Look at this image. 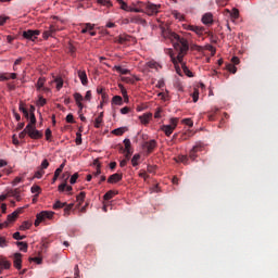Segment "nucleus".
I'll return each instance as SVG.
<instances>
[{
	"instance_id": "37",
	"label": "nucleus",
	"mask_w": 278,
	"mask_h": 278,
	"mask_svg": "<svg viewBox=\"0 0 278 278\" xmlns=\"http://www.w3.org/2000/svg\"><path fill=\"white\" fill-rule=\"evenodd\" d=\"M190 138H192V132H184L181 136H180V140L184 142L186 140H190Z\"/></svg>"
},
{
	"instance_id": "20",
	"label": "nucleus",
	"mask_w": 278,
	"mask_h": 278,
	"mask_svg": "<svg viewBox=\"0 0 278 278\" xmlns=\"http://www.w3.org/2000/svg\"><path fill=\"white\" fill-rule=\"evenodd\" d=\"M10 266H12L10 261H0V275L3 273V270L10 269Z\"/></svg>"
},
{
	"instance_id": "4",
	"label": "nucleus",
	"mask_w": 278,
	"mask_h": 278,
	"mask_svg": "<svg viewBox=\"0 0 278 278\" xmlns=\"http://www.w3.org/2000/svg\"><path fill=\"white\" fill-rule=\"evenodd\" d=\"M141 8H146L144 13L148 14V16H155V14L160 13V8H162V5L154 4L151 2H146V4H142Z\"/></svg>"
},
{
	"instance_id": "31",
	"label": "nucleus",
	"mask_w": 278,
	"mask_h": 278,
	"mask_svg": "<svg viewBox=\"0 0 278 278\" xmlns=\"http://www.w3.org/2000/svg\"><path fill=\"white\" fill-rule=\"evenodd\" d=\"M118 88L125 99V101H129V96H127V89H125V86H123L122 84L118 85Z\"/></svg>"
},
{
	"instance_id": "12",
	"label": "nucleus",
	"mask_w": 278,
	"mask_h": 278,
	"mask_svg": "<svg viewBox=\"0 0 278 278\" xmlns=\"http://www.w3.org/2000/svg\"><path fill=\"white\" fill-rule=\"evenodd\" d=\"M53 34H55V26L51 25L48 30L43 31V40H49V38H53Z\"/></svg>"
},
{
	"instance_id": "29",
	"label": "nucleus",
	"mask_w": 278,
	"mask_h": 278,
	"mask_svg": "<svg viewBox=\"0 0 278 278\" xmlns=\"http://www.w3.org/2000/svg\"><path fill=\"white\" fill-rule=\"evenodd\" d=\"M52 207L53 210H62V207H66V202H61L58 200Z\"/></svg>"
},
{
	"instance_id": "43",
	"label": "nucleus",
	"mask_w": 278,
	"mask_h": 278,
	"mask_svg": "<svg viewBox=\"0 0 278 278\" xmlns=\"http://www.w3.org/2000/svg\"><path fill=\"white\" fill-rule=\"evenodd\" d=\"M42 175H45V169H39L35 173V179H42Z\"/></svg>"
},
{
	"instance_id": "13",
	"label": "nucleus",
	"mask_w": 278,
	"mask_h": 278,
	"mask_svg": "<svg viewBox=\"0 0 278 278\" xmlns=\"http://www.w3.org/2000/svg\"><path fill=\"white\" fill-rule=\"evenodd\" d=\"M23 212V208H20L17 211H14L12 214H9L7 217V223H14V220H16V218H18V214H21Z\"/></svg>"
},
{
	"instance_id": "33",
	"label": "nucleus",
	"mask_w": 278,
	"mask_h": 278,
	"mask_svg": "<svg viewBox=\"0 0 278 278\" xmlns=\"http://www.w3.org/2000/svg\"><path fill=\"white\" fill-rule=\"evenodd\" d=\"M118 1L122 10H124L125 12H131L132 9L129 5H127L125 1L123 0H118Z\"/></svg>"
},
{
	"instance_id": "22",
	"label": "nucleus",
	"mask_w": 278,
	"mask_h": 278,
	"mask_svg": "<svg viewBox=\"0 0 278 278\" xmlns=\"http://www.w3.org/2000/svg\"><path fill=\"white\" fill-rule=\"evenodd\" d=\"M114 71H116V73H119L121 75H129V70L121 66V65H115L114 66Z\"/></svg>"
},
{
	"instance_id": "14",
	"label": "nucleus",
	"mask_w": 278,
	"mask_h": 278,
	"mask_svg": "<svg viewBox=\"0 0 278 278\" xmlns=\"http://www.w3.org/2000/svg\"><path fill=\"white\" fill-rule=\"evenodd\" d=\"M152 117V113H144L143 115L139 116V121L142 125H149V121H151Z\"/></svg>"
},
{
	"instance_id": "64",
	"label": "nucleus",
	"mask_w": 278,
	"mask_h": 278,
	"mask_svg": "<svg viewBox=\"0 0 278 278\" xmlns=\"http://www.w3.org/2000/svg\"><path fill=\"white\" fill-rule=\"evenodd\" d=\"M30 262H36V264H42V258H40V257H33V258H30Z\"/></svg>"
},
{
	"instance_id": "19",
	"label": "nucleus",
	"mask_w": 278,
	"mask_h": 278,
	"mask_svg": "<svg viewBox=\"0 0 278 278\" xmlns=\"http://www.w3.org/2000/svg\"><path fill=\"white\" fill-rule=\"evenodd\" d=\"M144 147L148 150V153H152L153 149L157 147V142L155 140H150L146 142Z\"/></svg>"
},
{
	"instance_id": "18",
	"label": "nucleus",
	"mask_w": 278,
	"mask_h": 278,
	"mask_svg": "<svg viewBox=\"0 0 278 278\" xmlns=\"http://www.w3.org/2000/svg\"><path fill=\"white\" fill-rule=\"evenodd\" d=\"M45 81H47V79H45L43 77H40L37 81V90H43L45 92H49V88H45Z\"/></svg>"
},
{
	"instance_id": "63",
	"label": "nucleus",
	"mask_w": 278,
	"mask_h": 278,
	"mask_svg": "<svg viewBox=\"0 0 278 278\" xmlns=\"http://www.w3.org/2000/svg\"><path fill=\"white\" fill-rule=\"evenodd\" d=\"M8 16H0V26L5 25V21H8Z\"/></svg>"
},
{
	"instance_id": "27",
	"label": "nucleus",
	"mask_w": 278,
	"mask_h": 278,
	"mask_svg": "<svg viewBox=\"0 0 278 278\" xmlns=\"http://www.w3.org/2000/svg\"><path fill=\"white\" fill-rule=\"evenodd\" d=\"M16 245L20 247V251L27 253V249H28L27 242L17 241Z\"/></svg>"
},
{
	"instance_id": "26",
	"label": "nucleus",
	"mask_w": 278,
	"mask_h": 278,
	"mask_svg": "<svg viewBox=\"0 0 278 278\" xmlns=\"http://www.w3.org/2000/svg\"><path fill=\"white\" fill-rule=\"evenodd\" d=\"M125 131H127V127H119L116 128L112 131V134H114V136H123V134H125Z\"/></svg>"
},
{
	"instance_id": "10",
	"label": "nucleus",
	"mask_w": 278,
	"mask_h": 278,
	"mask_svg": "<svg viewBox=\"0 0 278 278\" xmlns=\"http://www.w3.org/2000/svg\"><path fill=\"white\" fill-rule=\"evenodd\" d=\"M131 40V36L127 34H122L114 38V42H117V45H125V42H129Z\"/></svg>"
},
{
	"instance_id": "36",
	"label": "nucleus",
	"mask_w": 278,
	"mask_h": 278,
	"mask_svg": "<svg viewBox=\"0 0 278 278\" xmlns=\"http://www.w3.org/2000/svg\"><path fill=\"white\" fill-rule=\"evenodd\" d=\"M100 5H104V8H112V1L110 0H98Z\"/></svg>"
},
{
	"instance_id": "15",
	"label": "nucleus",
	"mask_w": 278,
	"mask_h": 278,
	"mask_svg": "<svg viewBox=\"0 0 278 278\" xmlns=\"http://www.w3.org/2000/svg\"><path fill=\"white\" fill-rule=\"evenodd\" d=\"M202 23L204 25H212V23H214V17L212 15V13H206L202 16Z\"/></svg>"
},
{
	"instance_id": "45",
	"label": "nucleus",
	"mask_w": 278,
	"mask_h": 278,
	"mask_svg": "<svg viewBox=\"0 0 278 278\" xmlns=\"http://www.w3.org/2000/svg\"><path fill=\"white\" fill-rule=\"evenodd\" d=\"M14 240H25L26 236H21V232H14L13 233Z\"/></svg>"
},
{
	"instance_id": "56",
	"label": "nucleus",
	"mask_w": 278,
	"mask_h": 278,
	"mask_svg": "<svg viewBox=\"0 0 278 278\" xmlns=\"http://www.w3.org/2000/svg\"><path fill=\"white\" fill-rule=\"evenodd\" d=\"M63 216H64L65 218H68V216H71V208H67V206H64Z\"/></svg>"
},
{
	"instance_id": "42",
	"label": "nucleus",
	"mask_w": 278,
	"mask_h": 278,
	"mask_svg": "<svg viewBox=\"0 0 278 278\" xmlns=\"http://www.w3.org/2000/svg\"><path fill=\"white\" fill-rule=\"evenodd\" d=\"M124 147H125V151L131 150V140L124 139Z\"/></svg>"
},
{
	"instance_id": "5",
	"label": "nucleus",
	"mask_w": 278,
	"mask_h": 278,
	"mask_svg": "<svg viewBox=\"0 0 278 278\" xmlns=\"http://www.w3.org/2000/svg\"><path fill=\"white\" fill-rule=\"evenodd\" d=\"M204 147L205 146L203 143L197 142L195 146H193V148L189 151V157L192 160V162H194L199 157L197 153H201Z\"/></svg>"
},
{
	"instance_id": "11",
	"label": "nucleus",
	"mask_w": 278,
	"mask_h": 278,
	"mask_svg": "<svg viewBox=\"0 0 278 278\" xmlns=\"http://www.w3.org/2000/svg\"><path fill=\"white\" fill-rule=\"evenodd\" d=\"M123 180V174L115 173L108 178V184H118Z\"/></svg>"
},
{
	"instance_id": "40",
	"label": "nucleus",
	"mask_w": 278,
	"mask_h": 278,
	"mask_svg": "<svg viewBox=\"0 0 278 278\" xmlns=\"http://www.w3.org/2000/svg\"><path fill=\"white\" fill-rule=\"evenodd\" d=\"M74 99L76 101V103H81V101H84V96H81V93L76 92L74 93Z\"/></svg>"
},
{
	"instance_id": "3",
	"label": "nucleus",
	"mask_w": 278,
	"mask_h": 278,
	"mask_svg": "<svg viewBox=\"0 0 278 278\" xmlns=\"http://www.w3.org/2000/svg\"><path fill=\"white\" fill-rule=\"evenodd\" d=\"M55 216V212L42 211L36 215L35 227H38L40 223H45L46 219L51 220Z\"/></svg>"
},
{
	"instance_id": "34",
	"label": "nucleus",
	"mask_w": 278,
	"mask_h": 278,
	"mask_svg": "<svg viewBox=\"0 0 278 278\" xmlns=\"http://www.w3.org/2000/svg\"><path fill=\"white\" fill-rule=\"evenodd\" d=\"M29 118V123L26 125V127H36V123H37V121H36V114H31L30 115V117H28Z\"/></svg>"
},
{
	"instance_id": "39",
	"label": "nucleus",
	"mask_w": 278,
	"mask_h": 278,
	"mask_svg": "<svg viewBox=\"0 0 278 278\" xmlns=\"http://www.w3.org/2000/svg\"><path fill=\"white\" fill-rule=\"evenodd\" d=\"M140 161V154H135L131 159L132 166H138V162Z\"/></svg>"
},
{
	"instance_id": "7",
	"label": "nucleus",
	"mask_w": 278,
	"mask_h": 278,
	"mask_svg": "<svg viewBox=\"0 0 278 278\" xmlns=\"http://www.w3.org/2000/svg\"><path fill=\"white\" fill-rule=\"evenodd\" d=\"M28 136L31 140H40L42 138V131L36 129V126H27Z\"/></svg>"
},
{
	"instance_id": "30",
	"label": "nucleus",
	"mask_w": 278,
	"mask_h": 278,
	"mask_svg": "<svg viewBox=\"0 0 278 278\" xmlns=\"http://www.w3.org/2000/svg\"><path fill=\"white\" fill-rule=\"evenodd\" d=\"M21 194V189H11L8 191V197H13L14 199Z\"/></svg>"
},
{
	"instance_id": "38",
	"label": "nucleus",
	"mask_w": 278,
	"mask_h": 278,
	"mask_svg": "<svg viewBox=\"0 0 278 278\" xmlns=\"http://www.w3.org/2000/svg\"><path fill=\"white\" fill-rule=\"evenodd\" d=\"M227 71H229V73H232L233 75H236V73H238V67H236V65H233V64H228Z\"/></svg>"
},
{
	"instance_id": "58",
	"label": "nucleus",
	"mask_w": 278,
	"mask_h": 278,
	"mask_svg": "<svg viewBox=\"0 0 278 278\" xmlns=\"http://www.w3.org/2000/svg\"><path fill=\"white\" fill-rule=\"evenodd\" d=\"M66 123H75V117L73 116V114H68L66 116Z\"/></svg>"
},
{
	"instance_id": "54",
	"label": "nucleus",
	"mask_w": 278,
	"mask_h": 278,
	"mask_svg": "<svg viewBox=\"0 0 278 278\" xmlns=\"http://www.w3.org/2000/svg\"><path fill=\"white\" fill-rule=\"evenodd\" d=\"M75 142H76L77 146L81 144V132L76 134Z\"/></svg>"
},
{
	"instance_id": "16",
	"label": "nucleus",
	"mask_w": 278,
	"mask_h": 278,
	"mask_svg": "<svg viewBox=\"0 0 278 278\" xmlns=\"http://www.w3.org/2000/svg\"><path fill=\"white\" fill-rule=\"evenodd\" d=\"M142 5H147V2H138L137 7L131 8L130 11L136 13H144L146 7H142Z\"/></svg>"
},
{
	"instance_id": "53",
	"label": "nucleus",
	"mask_w": 278,
	"mask_h": 278,
	"mask_svg": "<svg viewBox=\"0 0 278 278\" xmlns=\"http://www.w3.org/2000/svg\"><path fill=\"white\" fill-rule=\"evenodd\" d=\"M10 80V75L9 74H1L0 75V81H8Z\"/></svg>"
},
{
	"instance_id": "55",
	"label": "nucleus",
	"mask_w": 278,
	"mask_h": 278,
	"mask_svg": "<svg viewBox=\"0 0 278 278\" xmlns=\"http://www.w3.org/2000/svg\"><path fill=\"white\" fill-rule=\"evenodd\" d=\"M30 190H31L33 194L39 193L40 192V186L35 185V186L31 187Z\"/></svg>"
},
{
	"instance_id": "57",
	"label": "nucleus",
	"mask_w": 278,
	"mask_h": 278,
	"mask_svg": "<svg viewBox=\"0 0 278 278\" xmlns=\"http://www.w3.org/2000/svg\"><path fill=\"white\" fill-rule=\"evenodd\" d=\"M74 275H75L74 278H79V265H75V267H74Z\"/></svg>"
},
{
	"instance_id": "41",
	"label": "nucleus",
	"mask_w": 278,
	"mask_h": 278,
	"mask_svg": "<svg viewBox=\"0 0 278 278\" xmlns=\"http://www.w3.org/2000/svg\"><path fill=\"white\" fill-rule=\"evenodd\" d=\"M25 136H29V130L27 129V126L25 127V129L22 132H20L18 138L21 140H23V139H25Z\"/></svg>"
},
{
	"instance_id": "35",
	"label": "nucleus",
	"mask_w": 278,
	"mask_h": 278,
	"mask_svg": "<svg viewBox=\"0 0 278 278\" xmlns=\"http://www.w3.org/2000/svg\"><path fill=\"white\" fill-rule=\"evenodd\" d=\"M66 166V161H64L59 168L55 169L54 174H56V177H60L62 175V170H64V167Z\"/></svg>"
},
{
	"instance_id": "28",
	"label": "nucleus",
	"mask_w": 278,
	"mask_h": 278,
	"mask_svg": "<svg viewBox=\"0 0 278 278\" xmlns=\"http://www.w3.org/2000/svg\"><path fill=\"white\" fill-rule=\"evenodd\" d=\"M227 14H230L231 18H238L240 16V11L238 9H232V11L226 10Z\"/></svg>"
},
{
	"instance_id": "23",
	"label": "nucleus",
	"mask_w": 278,
	"mask_h": 278,
	"mask_svg": "<svg viewBox=\"0 0 278 278\" xmlns=\"http://www.w3.org/2000/svg\"><path fill=\"white\" fill-rule=\"evenodd\" d=\"M85 199H86V192H80L76 198V201L78 203L76 207H81V203H84Z\"/></svg>"
},
{
	"instance_id": "21",
	"label": "nucleus",
	"mask_w": 278,
	"mask_h": 278,
	"mask_svg": "<svg viewBox=\"0 0 278 278\" xmlns=\"http://www.w3.org/2000/svg\"><path fill=\"white\" fill-rule=\"evenodd\" d=\"M116 194H118V191L110 190L103 195V199L104 201H110L111 199H114Z\"/></svg>"
},
{
	"instance_id": "51",
	"label": "nucleus",
	"mask_w": 278,
	"mask_h": 278,
	"mask_svg": "<svg viewBox=\"0 0 278 278\" xmlns=\"http://www.w3.org/2000/svg\"><path fill=\"white\" fill-rule=\"evenodd\" d=\"M37 105H40L41 108L47 105V99L40 97L38 102H37Z\"/></svg>"
},
{
	"instance_id": "25",
	"label": "nucleus",
	"mask_w": 278,
	"mask_h": 278,
	"mask_svg": "<svg viewBox=\"0 0 278 278\" xmlns=\"http://www.w3.org/2000/svg\"><path fill=\"white\" fill-rule=\"evenodd\" d=\"M112 104L113 105H123V97H121V96L113 97Z\"/></svg>"
},
{
	"instance_id": "47",
	"label": "nucleus",
	"mask_w": 278,
	"mask_h": 278,
	"mask_svg": "<svg viewBox=\"0 0 278 278\" xmlns=\"http://www.w3.org/2000/svg\"><path fill=\"white\" fill-rule=\"evenodd\" d=\"M41 170H45L47 168H49V161L47 159H45L42 162H41V166H40Z\"/></svg>"
},
{
	"instance_id": "6",
	"label": "nucleus",
	"mask_w": 278,
	"mask_h": 278,
	"mask_svg": "<svg viewBox=\"0 0 278 278\" xmlns=\"http://www.w3.org/2000/svg\"><path fill=\"white\" fill-rule=\"evenodd\" d=\"M23 38H25L26 40H31V42H35L36 40H38V36H40V30H24L22 34Z\"/></svg>"
},
{
	"instance_id": "49",
	"label": "nucleus",
	"mask_w": 278,
	"mask_h": 278,
	"mask_svg": "<svg viewBox=\"0 0 278 278\" xmlns=\"http://www.w3.org/2000/svg\"><path fill=\"white\" fill-rule=\"evenodd\" d=\"M0 247L1 249H4V247H8V240H5V237H0Z\"/></svg>"
},
{
	"instance_id": "9",
	"label": "nucleus",
	"mask_w": 278,
	"mask_h": 278,
	"mask_svg": "<svg viewBox=\"0 0 278 278\" xmlns=\"http://www.w3.org/2000/svg\"><path fill=\"white\" fill-rule=\"evenodd\" d=\"M23 254L21 253H15L14 254V261H13V265L17 270H21V268H23Z\"/></svg>"
},
{
	"instance_id": "46",
	"label": "nucleus",
	"mask_w": 278,
	"mask_h": 278,
	"mask_svg": "<svg viewBox=\"0 0 278 278\" xmlns=\"http://www.w3.org/2000/svg\"><path fill=\"white\" fill-rule=\"evenodd\" d=\"M77 179H79V174L75 173L71 179H70V184H77Z\"/></svg>"
},
{
	"instance_id": "59",
	"label": "nucleus",
	"mask_w": 278,
	"mask_h": 278,
	"mask_svg": "<svg viewBox=\"0 0 278 278\" xmlns=\"http://www.w3.org/2000/svg\"><path fill=\"white\" fill-rule=\"evenodd\" d=\"M190 49H191V51H201L202 50L201 46H197V45H191Z\"/></svg>"
},
{
	"instance_id": "32",
	"label": "nucleus",
	"mask_w": 278,
	"mask_h": 278,
	"mask_svg": "<svg viewBox=\"0 0 278 278\" xmlns=\"http://www.w3.org/2000/svg\"><path fill=\"white\" fill-rule=\"evenodd\" d=\"M54 81L56 84V90H62L64 86V80L62 79V77H56Z\"/></svg>"
},
{
	"instance_id": "2",
	"label": "nucleus",
	"mask_w": 278,
	"mask_h": 278,
	"mask_svg": "<svg viewBox=\"0 0 278 278\" xmlns=\"http://www.w3.org/2000/svg\"><path fill=\"white\" fill-rule=\"evenodd\" d=\"M179 123V118L173 117L169 119V125H163L161 130L164 131L165 136L169 137L173 135L175 129H177V125Z\"/></svg>"
},
{
	"instance_id": "1",
	"label": "nucleus",
	"mask_w": 278,
	"mask_h": 278,
	"mask_svg": "<svg viewBox=\"0 0 278 278\" xmlns=\"http://www.w3.org/2000/svg\"><path fill=\"white\" fill-rule=\"evenodd\" d=\"M172 38L174 39V49L178 53L176 58L173 53L169 54L175 68H179V64H181L182 71L188 75V77H192V72H190V70H188V66H186V63H184V58H186V55L188 54V50L190 49L188 40H186V38L179 37V35L177 34H173Z\"/></svg>"
},
{
	"instance_id": "62",
	"label": "nucleus",
	"mask_w": 278,
	"mask_h": 278,
	"mask_svg": "<svg viewBox=\"0 0 278 278\" xmlns=\"http://www.w3.org/2000/svg\"><path fill=\"white\" fill-rule=\"evenodd\" d=\"M125 157H126V160H130V157H131V153H134V152H131V150H125Z\"/></svg>"
},
{
	"instance_id": "52",
	"label": "nucleus",
	"mask_w": 278,
	"mask_h": 278,
	"mask_svg": "<svg viewBox=\"0 0 278 278\" xmlns=\"http://www.w3.org/2000/svg\"><path fill=\"white\" fill-rule=\"evenodd\" d=\"M178 160L182 164H188V155H180V156H178Z\"/></svg>"
},
{
	"instance_id": "48",
	"label": "nucleus",
	"mask_w": 278,
	"mask_h": 278,
	"mask_svg": "<svg viewBox=\"0 0 278 278\" xmlns=\"http://www.w3.org/2000/svg\"><path fill=\"white\" fill-rule=\"evenodd\" d=\"M192 99H193V103H197V101H199V90L194 89L193 93H192Z\"/></svg>"
},
{
	"instance_id": "24",
	"label": "nucleus",
	"mask_w": 278,
	"mask_h": 278,
	"mask_svg": "<svg viewBox=\"0 0 278 278\" xmlns=\"http://www.w3.org/2000/svg\"><path fill=\"white\" fill-rule=\"evenodd\" d=\"M31 227V222L26 220L23 222L22 225L20 226V231H27V229H30Z\"/></svg>"
},
{
	"instance_id": "61",
	"label": "nucleus",
	"mask_w": 278,
	"mask_h": 278,
	"mask_svg": "<svg viewBox=\"0 0 278 278\" xmlns=\"http://www.w3.org/2000/svg\"><path fill=\"white\" fill-rule=\"evenodd\" d=\"M130 109L128 106H124L121 109V114H129Z\"/></svg>"
},
{
	"instance_id": "50",
	"label": "nucleus",
	"mask_w": 278,
	"mask_h": 278,
	"mask_svg": "<svg viewBox=\"0 0 278 278\" xmlns=\"http://www.w3.org/2000/svg\"><path fill=\"white\" fill-rule=\"evenodd\" d=\"M173 16H175L178 21H184V15L177 11L173 12Z\"/></svg>"
},
{
	"instance_id": "17",
	"label": "nucleus",
	"mask_w": 278,
	"mask_h": 278,
	"mask_svg": "<svg viewBox=\"0 0 278 278\" xmlns=\"http://www.w3.org/2000/svg\"><path fill=\"white\" fill-rule=\"evenodd\" d=\"M78 77L83 86H88V75L86 74V71H78Z\"/></svg>"
},
{
	"instance_id": "44",
	"label": "nucleus",
	"mask_w": 278,
	"mask_h": 278,
	"mask_svg": "<svg viewBox=\"0 0 278 278\" xmlns=\"http://www.w3.org/2000/svg\"><path fill=\"white\" fill-rule=\"evenodd\" d=\"M101 123H103V119L101 118V116H98L94 119V127H96V129H99L101 127Z\"/></svg>"
},
{
	"instance_id": "60",
	"label": "nucleus",
	"mask_w": 278,
	"mask_h": 278,
	"mask_svg": "<svg viewBox=\"0 0 278 278\" xmlns=\"http://www.w3.org/2000/svg\"><path fill=\"white\" fill-rule=\"evenodd\" d=\"M46 140H51V128L46 130Z\"/></svg>"
},
{
	"instance_id": "8",
	"label": "nucleus",
	"mask_w": 278,
	"mask_h": 278,
	"mask_svg": "<svg viewBox=\"0 0 278 278\" xmlns=\"http://www.w3.org/2000/svg\"><path fill=\"white\" fill-rule=\"evenodd\" d=\"M185 29H187V31H193L198 36H203V34L205 33L204 27L194 26V25H185Z\"/></svg>"
}]
</instances>
